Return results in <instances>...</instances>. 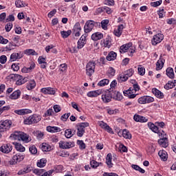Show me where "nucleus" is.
Masks as SVG:
<instances>
[{
  "label": "nucleus",
  "mask_w": 176,
  "mask_h": 176,
  "mask_svg": "<svg viewBox=\"0 0 176 176\" xmlns=\"http://www.w3.org/2000/svg\"><path fill=\"white\" fill-rule=\"evenodd\" d=\"M13 140H18V141H23V142H30L31 138L27 133L21 131H15L10 135Z\"/></svg>",
  "instance_id": "1"
},
{
  "label": "nucleus",
  "mask_w": 176,
  "mask_h": 176,
  "mask_svg": "<svg viewBox=\"0 0 176 176\" xmlns=\"http://www.w3.org/2000/svg\"><path fill=\"white\" fill-rule=\"evenodd\" d=\"M42 120V116L39 114H32L28 118H24V124H36Z\"/></svg>",
  "instance_id": "2"
},
{
  "label": "nucleus",
  "mask_w": 176,
  "mask_h": 176,
  "mask_svg": "<svg viewBox=\"0 0 176 176\" xmlns=\"http://www.w3.org/2000/svg\"><path fill=\"white\" fill-rule=\"evenodd\" d=\"M100 25H101L100 22H96L94 20H88L84 25V32L89 34L93 31L94 27H100Z\"/></svg>",
  "instance_id": "3"
},
{
  "label": "nucleus",
  "mask_w": 176,
  "mask_h": 176,
  "mask_svg": "<svg viewBox=\"0 0 176 176\" xmlns=\"http://www.w3.org/2000/svg\"><path fill=\"white\" fill-rule=\"evenodd\" d=\"M147 126L148 129H150V130H152L153 131V133L159 134V133H160V131H159V127L163 129V127L166 126V124H164V122H156L155 124H153V122H148Z\"/></svg>",
  "instance_id": "4"
},
{
  "label": "nucleus",
  "mask_w": 176,
  "mask_h": 176,
  "mask_svg": "<svg viewBox=\"0 0 176 176\" xmlns=\"http://www.w3.org/2000/svg\"><path fill=\"white\" fill-rule=\"evenodd\" d=\"M13 122L10 120H1L0 122V133L9 131Z\"/></svg>",
  "instance_id": "5"
},
{
  "label": "nucleus",
  "mask_w": 176,
  "mask_h": 176,
  "mask_svg": "<svg viewBox=\"0 0 176 176\" xmlns=\"http://www.w3.org/2000/svg\"><path fill=\"white\" fill-rule=\"evenodd\" d=\"M25 157V155H23V153H18L16 155H13L12 158L10 160L9 163L11 166L19 164V163L24 160Z\"/></svg>",
  "instance_id": "6"
},
{
  "label": "nucleus",
  "mask_w": 176,
  "mask_h": 176,
  "mask_svg": "<svg viewBox=\"0 0 176 176\" xmlns=\"http://www.w3.org/2000/svg\"><path fill=\"white\" fill-rule=\"evenodd\" d=\"M89 126H90L89 122H80L77 124L76 129L78 137H83L85 132V129L86 127H89Z\"/></svg>",
  "instance_id": "7"
},
{
  "label": "nucleus",
  "mask_w": 176,
  "mask_h": 176,
  "mask_svg": "<svg viewBox=\"0 0 176 176\" xmlns=\"http://www.w3.org/2000/svg\"><path fill=\"white\" fill-rule=\"evenodd\" d=\"M96 69V62L94 60L89 61L86 65V74L88 76H91L94 74Z\"/></svg>",
  "instance_id": "8"
},
{
  "label": "nucleus",
  "mask_w": 176,
  "mask_h": 176,
  "mask_svg": "<svg viewBox=\"0 0 176 176\" xmlns=\"http://www.w3.org/2000/svg\"><path fill=\"white\" fill-rule=\"evenodd\" d=\"M164 39V35H163L162 33H158L153 36V38L151 39V43L153 46H156V45L160 43Z\"/></svg>",
  "instance_id": "9"
},
{
  "label": "nucleus",
  "mask_w": 176,
  "mask_h": 176,
  "mask_svg": "<svg viewBox=\"0 0 176 176\" xmlns=\"http://www.w3.org/2000/svg\"><path fill=\"white\" fill-rule=\"evenodd\" d=\"M102 100L104 104H108L112 101V94L111 91L104 92L102 94Z\"/></svg>",
  "instance_id": "10"
},
{
  "label": "nucleus",
  "mask_w": 176,
  "mask_h": 176,
  "mask_svg": "<svg viewBox=\"0 0 176 176\" xmlns=\"http://www.w3.org/2000/svg\"><path fill=\"white\" fill-rule=\"evenodd\" d=\"M75 146V142H59V148L60 149H70V148H74Z\"/></svg>",
  "instance_id": "11"
},
{
  "label": "nucleus",
  "mask_w": 176,
  "mask_h": 176,
  "mask_svg": "<svg viewBox=\"0 0 176 176\" xmlns=\"http://www.w3.org/2000/svg\"><path fill=\"white\" fill-rule=\"evenodd\" d=\"M98 126H100V127L101 129H102L103 130H104L107 133H109L110 134H114L115 133L113 132V130L112 129V128H111V126H109V125H108V124H107L106 122H104V121H98Z\"/></svg>",
  "instance_id": "12"
},
{
  "label": "nucleus",
  "mask_w": 176,
  "mask_h": 176,
  "mask_svg": "<svg viewBox=\"0 0 176 176\" xmlns=\"http://www.w3.org/2000/svg\"><path fill=\"white\" fill-rule=\"evenodd\" d=\"M41 93L43 94H49L50 96H54L56 92L57 91V89L52 87H44L41 89Z\"/></svg>",
  "instance_id": "13"
},
{
  "label": "nucleus",
  "mask_w": 176,
  "mask_h": 176,
  "mask_svg": "<svg viewBox=\"0 0 176 176\" xmlns=\"http://www.w3.org/2000/svg\"><path fill=\"white\" fill-rule=\"evenodd\" d=\"M12 149H13V146L10 144H3L0 147V152L8 154V153H10Z\"/></svg>",
  "instance_id": "14"
},
{
  "label": "nucleus",
  "mask_w": 176,
  "mask_h": 176,
  "mask_svg": "<svg viewBox=\"0 0 176 176\" xmlns=\"http://www.w3.org/2000/svg\"><path fill=\"white\" fill-rule=\"evenodd\" d=\"M111 98L116 101H122L123 100V96L122 94L116 90H111Z\"/></svg>",
  "instance_id": "15"
},
{
  "label": "nucleus",
  "mask_w": 176,
  "mask_h": 176,
  "mask_svg": "<svg viewBox=\"0 0 176 176\" xmlns=\"http://www.w3.org/2000/svg\"><path fill=\"white\" fill-rule=\"evenodd\" d=\"M123 93L124 96L130 99L135 98V97L138 96V94H134L133 91V87H130L129 89L124 91Z\"/></svg>",
  "instance_id": "16"
},
{
  "label": "nucleus",
  "mask_w": 176,
  "mask_h": 176,
  "mask_svg": "<svg viewBox=\"0 0 176 176\" xmlns=\"http://www.w3.org/2000/svg\"><path fill=\"white\" fill-rule=\"evenodd\" d=\"M32 166L31 165H26L23 169L18 171V175H24V174H29L32 171Z\"/></svg>",
  "instance_id": "17"
},
{
  "label": "nucleus",
  "mask_w": 176,
  "mask_h": 176,
  "mask_svg": "<svg viewBox=\"0 0 176 176\" xmlns=\"http://www.w3.org/2000/svg\"><path fill=\"white\" fill-rule=\"evenodd\" d=\"M164 63H166V60L161 55L160 56V59L156 63V71H160V69H163V67H164Z\"/></svg>",
  "instance_id": "18"
},
{
  "label": "nucleus",
  "mask_w": 176,
  "mask_h": 176,
  "mask_svg": "<svg viewBox=\"0 0 176 176\" xmlns=\"http://www.w3.org/2000/svg\"><path fill=\"white\" fill-rule=\"evenodd\" d=\"M102 94V90L98 89L95 91H90L87 94V97H89L90 98H94L96 97H98V96H101Z\"/></svg>",
  "instance_id": "19"
},
{
  "label": "nucleus",
  "mask_w": 176,
  "mask_h": 176,
  "mask_svg": "<svg viewBox=\"0 0 176 176\" xmlns=\"http://www.w3.org/2000/svg\"><path fill=\"white\" fill-rule=\"evenodd\" d=\"M133 120H135V122H138L139 123H146V122H148V119L144 116H140L138 114H135L133 116Z\"/></svg>",
  "instance_id": "20"
},
{
  "label": "nucleus",
  "mask_w": 176,
  "mask_h": 176,
  "mask_svg": "<svg viewBox=\"0 0 176 176\" xmlns=\"http://www.w3.org/2000/svg\"><path fill=\"white\" fill-rule=\"evenodd\" d=\"M24 57V54L19 52V53L14 52L11 54L10 60V61H16V60H20V58H23Z\"/></svg>",
  "instance_id": "21"
},
{
  "label": "nucleus",
  "mask_w": 176,
  "mask_h": 176,
  "mask_svg": "<svg viewBox=\"0 0 176 176\" xmlns=\"http://www.w3.org/2000/svg\"><path fill=\"white\" fill-rule=\"evenodd\" d=\"M86 45V36H82L77 42V49H83Z\"/></svg>",
  "instance_id": "22"
},
{
  "label": "nucleus",
  "mask_w": 176,
  "mask_h": 176,
  "mask_svg": "<svg viewBox=\"0 0 176 176\" xmlns=\"http://www.w3.org/2000/svg\"><path fill=\"white\" fill-rule=\"evenodd\" d=\"M101 43H102L104 47L109 49L112 46V38L110 36H107L101 41Z\"/></svg>",
  "instance_id": "23"
},
{
  "label": "nucleus",
  "mask_w": 176,
  "mask_h": 176,
  "mask_svg": "<svg viewBox=\"0 0 176 176\" xmlns=\"http://www.w3.org/2000/svg\"><path fill=\"white\" fill-rule=\"evenodd\" d=\"M124 29V25L123 24L119 25L118 28L114 30L113 34L116 36L118 38L123 34V30Z\"/></svg>",
  "instance_id": "24"
},
{
  "label": "nucleus",
  "mask_w": 176,
  "mask_h": 176,
  "mask_svg": "<svg viewBox=\"0 0 176 176\" xmlns=\"http://www.w3.org/2000/svg\"><path fill=\"white\" fill-rule=\"evenodd\" d=\"M116 57H118V54L113 51H111L109 52L106 56V60L107 61H114V60H116Z\"/></svg>",
  "instance_id": "25"
},
{
  "label": "nucleus",
  "mask_w": 176,
  "mask_h": 176,
  "mask_svg": "<svg viewBox=\"0 0 176 176\" xmlns=\"http://www.w3.org/2000/svg\"><path fill=\"white\" fill-rule=\"evenodd\" d=\"M92 41H100V39H102L104 38V34L100 32H97L94 33L91 36Z\"/></svg>",
  "instance_id": "26"
},
{
  "label": "nucleus",
  "mask_w": 176,
  "mask_h": 176,
  "mask_svg": "<svg viewBox=\"0 0 176 176\" xmlns=\"http://www.w3.org/2000/svg\"><path fill=\"white\" fill-rule=\"evenodd\" d=\"M40 148H41V151H43V152H50V151H52V149H53L52 146H50V144H49L47 143L41 144L40 145Z\"/></svg>",
  "instance_id": "27"
},
{
  "label": "nucleus",
  "mask_w": 176,
  "mask_h": 176,
  "mask_svg": "<svg viewBox=\"0 0 176 176\" xmlns=\"http://www.w3.org/2000/svg\"><path fill=\"white\" fill-rule=\"evenodd\" d=\"M133 45V43H128L125 45H122L120 47V53H127L129 48L131 47V45Z\"/></svg>",
  "instance_id": "28"
},
{
  "label": "nucleus",
  "mask_w": 176,
  "mask_h": 176,
  "mask_svg": "<svg viewBox=\"0 0 176 176\" xmlns=\"http://www.w3.org/2000/svg\"><path fill=\"white\" fill-rule=\"evenodd\" d=\"M152 93L157 97V98H164V94L160 91V90L156 89V88H153L152 89Z\"/></svg>",
  "instance_id": "29"
},
{
  "label": "nucleus",
  "mask_w": 176,
  "mask_h": 176,
  "mask_svg": "<svg viewBox=\"0 0 176 176\" xmlns=\"http://www.w3.org/2000/svg\"><path fill=\"white\" fill-rule=\"evenodd\" d=\"M112 154L108 153L106 157V164L109 168H112L113 167V163H112Z\"/></svg>",
  "instance_id": "30"
},
{
  "label": "nucleus",
  "mask_w": 176,
  "mask_h": 176,
  "mask_svg": "<svg viewBox=\"0 0 176 176\" xmlns=\"http://www.w3.org/2000/svg\"><path fill=\"white\" fill-rule=\"evenodd\" d=\"M158 144L162 148H167L168 146V139L166 138H161L158 140Z\"/></svg>",
  "instance_id": "31"
},
{
  "label": "nucleus",
  "mask_w": 176,
  "mask_h": 176,
  "mask_svg": "<svg viewBox=\"0 0 176 176\" xmlns=\"http://www.w3.org/2000/svg\"><path fill=\"white\" fill-rule=\"evenodd\" d=\"M38 63L41 65V68L45 69L46 68V65H47V62H46V58L43 56H39L38 58Z\"/></svg>",
  "instance_id": "32"
},
{
  "label": "nucleus",
  "mask_w": 176,
  "mask_h": 176,
  "mask_svg": "<svg viewBox=\"0 0 176 176\" xmlns=\"http://www.w3.org/2000/svg\"><path fill=\"white\" fill-rule=\"evenodd\" d=\"M46 130L48 133H60V131H61V128L58 126H47Z\"/></svg>",
  "instance_id": "33"
},
{
  "label": "nucleus",
  "mask_w": 176,
  "mask_h": 176,
  "mask_svg": "<svg viewBox=\"0 0 176 176\" xmlns=\"http://www.w3.org/2000/svg\"><path fill=\"white\" fill-rule=\"evenodd\" d=\"M14 113H16V115H27L28 113H32V111L28 109H22L15 110Z\"/></svg>",
  "instance_id": "34"
},
{
  "label": "nucleus",
  "mask_w": 176,
  "mask_h": 176,
  "mask_svg": "<svg viewBox=\"0 0 176 176\" xmlns=\"http://www.w3.org/2000/svg\"><path fill=\"white\" fill-rule=\"evenodd\" d=\"M20 96H21V91L19 89L14 91L10 96V98L11 100H18L20 98Z\"/></svg>",
  "instance_id": "35"
},
{
  "label": "nucleus",
  "mask_w": 176,
  "mask_h": 176,
  "mask_svg": "<svg viewBox=\"0 0 176 176\" xmlns=\"http://www.w3.org/2000/svg\"><path fill=\"white\" fill-rule=\"evenodd\" d=\"M166 75L168 78H170V79H174V69H173L172 67H168L166 70Z\"/></svg>",
  "instance_id": "36"
},
{
  "label": "nucleus",
  "mask_w": 176,
  "mask_h": 176,
  "mask_svg": "<svg viewBox=\"0 0 176 176\" xmlns=\"http://www.w3.org/2000/svg\"><path fill=\"white\" fill-rule=\"evenodd\" d=\"M45 52L47 53H49V52H51V53H54V54H57L58 53L57 49L53 45H50L47 46L45 47Z\"/></svg>",
  "instance_id": "37"
},
{
  "label": "nucleus",
  "mask_w": 176,
  "mask_h": 176,
  "mask_svg": "<svg viewBox=\"0 0 176 176\" xmlns=\"http://www.w3.org/2000/svg\"><path fill=\"white\" fill-rule=\"evenodd\" d=\"M89 164L91 168H94V170H96V168H97L98 167H100V166H102V163L98 162L94 160H91Z\"/></svg>",
  "instance_id": "38"
},
{
  "label": "nucleus",
  "mask_w": 176,
  "mask_h": 176,
  "mask_svg": "<svg viewBox=\"0 0 176 176\" xmlns=\"http://www.w3.org/2000/svg\"><path fill=\"white\" fill-rule=\"evenodd\" d=\"M20 78H21V76L19 74H10L7 77V79L10 82H16L17 79H20Z\"/></svg>",
  "instance_id": "39"
},
{
  "label": "nucleus",
  "mask_w": 176,
  "mask_h": 176,
  "mask_svg": "<svg viewBox=\"0 0 176 176\" xmlns=\"http://www.w3.org/2000/svg\"><path fill=\"white\" fill-rule=\"evenodd\" d=\"M36 86V82H35V80H30L27 84L26 88L28 89V90H32L33 89H35Z\"/></svg>",
  "instance_id": "40"
},
{
  "label": "nucleus",
  "mask_w": 176,
  "mask_h": 176,
  "mask_svg": "<svg viewBox=\"0 0 176 176\" xmlns=\"http://www.w3.org/2000/svg\"><path fill=\"white\" fill-rule=\"evenodd\" d=\"M47 163V160L45 158H42L40 160L37 161L36 166L37 167L42 168L45 167V166H46Z\"/></svg>",
  "instance_id": "41"
},
{
  "label": "nucleus",
  "mask_w": 176,
  "mask_h": 176,
  "mask_svg": "<svg viewBox=\"0 0 176 176\" xmlns=\"http://www.w3.org/2000/svg\"><path fill=\"white\" fill-rule=\"evenodd\" d=\"M158 155L160 156V157L162 159V160H163V162H166L167 161V152L164 150L162 151H160L158 152Z\"/></svg>",
  "instance_id": "42"
},
{
  "label": "nucleus",
  "mask_w": 176,
  "mask_h": 176,
  "mask_svg": "<svg viewBox=\"0 0 176 176\" xmlns=\"http://www.w3.org/2000/svg\"><path fill=\"white\" fill-rule=\"evenodd\" d=\"M117 79H118V82H120V83H122L123 82H126V80H129V78L125 74V73H124V74L118 75Z\"/></svg>",
  "instance_id": "43"
},
{
  "label": "nucleus",
  "mask_w": 176,
  "mask_h": 176,
  "mask_svg": "<svg viewBox=\"0 0 176 176\" xmlns=\"http://www.w3.org/2000/svg\"><path fill=\"white\" fill-rule=\"evenodd\" d=\"M13 144L15 146V149H16V151H18L19 152H25V147L22 146L21 144L18 143V142H14Z\"/></svg>",
  "instance_id": "44"
},
{
  "label": "nucleus",
  "mask_w": 176,
  "mask_h": 176,
  "mask_svg": "<svg viewBox=\"0 0 176 176\" xmlns=\"http://www.w3.org/2000/svg\"><path fill=\"white\" fill-rule=\"evenodd\" d=\"M102 30L107 31L108 30V24H109V19H104L100 23Z\"/></svg>",
  "instance_id": "45"
},
{
  "label": "nucleus",
  "mask_w": 176,
  "mask_h": 176,
  "mask_svg": "<svg viewBox=\"0 0 176 176\" xmlns=\"http://www.w3.org/2000/svg\"><path fill=\"white\" fill-rule=\"evenodd\" d=\"M116 72V70H115L113 67H109L107 72V75L109 78H113V76H115Z\"/></svg>",
  "instance_id": "46"
},
{
  "label": "nucleus",
  "mask_w": 176,
  "mask_h": 176,
  "mask_svg": "<svg viewBox=\"0 0 176 176\" xmlns=\"http://www.w3.org/2000/svg\"><path fill=\"white\" fill-rule=\"evenodd\" d=\"M63 170H64V166L63 165H56L54 167V169L50 170L53 171V173H63Z\"/></svg>",
  "instance_id": "47"
},
{
  "label": "nucleus",
  "mask_w": 176,
  "mask_h": 176,
  "mask_svg": "<svg viewBox=\"0 0 176 176\" xmlns=\"http://www.w3.org/2000/svg\"><path fill=\"white\" fill-rule=\"evenodd\" d=\"M24 54L27 56H38V53L32 49H27L24 51Z\"/></svg>",
  "instance_id": "48"
},
{
  "label": "nucleus",
  "mask_w": 176,
  "mask_h": 176,
  "mask_svg": "<svg viewBox=\"0 0 176 176\" xmlns=\"http://www.w3.org/2000/svg\"><path fill=\"white\" fill-rule=\"evenodd\" d=\"M122 136L124 138H126V140H131V133H130V131L127 129H124L122 131Z\"/></svg>",
  "instance_id": "49"
},
{
  "label": "nucleus",
  "mask_w": 176,
  "mask_h": 176,
  "mask_svg": "<svg viewBox=\"0 0 176 176\" xmlns=\"http://www.w3.org/2000/svg\"><path fill=\"white\" fill-rule=\"evenodd\" d=\"M72 34V30H69L67 31H61L60 32V35L62 36V38H68V36H69V35H71Z\"/></svg>",
  "instance_id": "50"
},
{
  "label": "nucleus",
  "mask_w": 176,
  "mask_h": 176,
  "mask_svg": "<svg viewBox=\"0 0 176 176\" xmlns=\"http://www.w3.org/2000/svg\"><path fill=\"white\" fill-rule=\"evenodd\" d=\"M77 145L79 146V149L83 151V149H86V144L83 140H78L76 142Z\"/></svg>",
  "instance_id": "51"
},
{
  "label": "nucleus",
  "mask_w": 176,
  "mask_h": 176,
  "mask_svg": "<svg viewBox=\"0 0 176 176\" xmlns=\"http://www.w3.org/2000/svg\"><path fill=\"white\" fill-rule=\"evenodd\" d=\"M107 85H109V80L107 78L100 80L98 83V86H99L100 87H104V86H107Z\"/></svg>",
  "instance_id": "52"
},
{
  "label": "nucleus",
  "mask_w": 176,
  "mask_h": 176,
  "mask_svg": "<svg viewBox=\"0 0 176 176\" xmlns=\"http://www.w3.org/2000/svg\"><path fill=\"white\" fill-rule=\"evenodd\" d=\"M32 173L35 174V175L42 176L43 173H45V169L35 168L32 170Z\"/></svg>",
  "instance_id": "53"
},
{
  "label": "nucleus",
  "mask_w": 176,
  "mask_h": 176,
  "mask_svg": "<svg viewBox=\"0 0 176 176\" xmlns=\"http://www.w3.org/2000/svg\"><path fill=\"white\" fill-rule=\"evenodd\" d=\"M155 101V98L152 96H144V104H151V102H153Z\"/></svg>",
  "instance_id": "54"
},
{
  "label": "nucleus",
  "mask_w": 176,
  "mask_h": 176,
  "mask_svg": "<svg viewBox=\"0 0 176 176\" xmlns=\"http://www.w3.org/2000/svg\"><path fill=\"white\" fill-rule=\"evenodd\" d=\"M128 53V55L130 57H133V54L135 53V47L131 45V47L128 49V51L126 52Z\"/></svg>",
  "instance_id": "55"
},
{
  "label": "nucleus",
  "mask_w": 176,
  "mask_h": 176,
  "mask_svg": "<svg viewBox=\"0 0 176 176\" xmlns=\"http://www.w3.org/2000/svg\"><path fill=\"white\" fill-rule=\"evenodd\" d=\"M175 85L173 82V81H168L165 85H164V89L166 90H170V89H173Z\"/></svg>",
  "instance_id": "56"
},
{
  "label": "nucleus",
  "mask_w": 176,
  "mask_h": 176,
  "mask_svg": "<svg viewBox=\"0 0 176 176\" xmlns=\"http://www.w3.org/2000/svg\"><path fill=\"white\" fill-rule=\"evenodd\" d=\"M138 71L139 75H140L141 76H144L145 75V68L142 67V65H138Z\"/></svg>",
  "instance_id": "57"
},
{
  "label": "nucleus",
  "mask_w": 176,
  "mask_h": 176,
  "mask_svg": "<svg viewBox=\"0 0 176 176\" xmlns=\"http://www.w3.org/2000/svg\"><path fill=\"white\" fill-rule=\"evenodd\" d=\"M15 6L16 8H25V3L21 0H16L15 1Z\"/></svg>",
  "instance_id": "58"
},
{
  "label": "nucleus",
  "mask_w": 176,
  "mask_h": 176,
  "mask_svg": "<svg viewBox=\"0 0 176 176\" xmlns=\"http://www.w3.org/2000/svg\"><path fill=\"white\" fill-rule=\"evenodd\" d=\"M124 74L128 78H131L134 75V69L131 68L124 72Z\"/></svg>",
  "instance_id": "59"
},
{
  "label": "nucleus",
  "mask_w": 176,
  "mask_h": 176,
  "mask_svg": "<svg viewBox=\"0 0 176 176\" xmlns=\"http://www.w3.org/2000/svg\"><path fill=\"white\" fill-rule=\"evenodd\" d=\"M67 68L68 65H67V63H63L59 65V71H60V72H65Z\"/></svg>",
  "instance_id": "60"
},
{
  "label": "nucleus",
  "mask_w": 176,
  "mask_h": 176,
  "mask_svg": "<svg viewBox=\"0 0 176 176\" xmlns=\"http://www.w3.org/2000/svg\"><path fill=\"white\" fill-rule=\"evenodd\" d=\"M74 135V133H72V130L71 129H66L65 131V136L66 138H71Z\"/></svg>",
  "instance_id": "61"
},
{
  "label": "nucleus",
  "mask_w": 176,
  "mask_h": 176,
  "mask_svg": "<svg viewBox=\"0 0 176 176\" xmlns=\"http://www.w3.org/2000/svg\"><path fill=\"white\" fill-rule=\"evenodd\" d=\"M12 28H13V23L11 22H8L5 26V30L6 32H10Z\"/></svg>",
  "instance_id": "62"
},
{
  "label": "nucleus",
  "mask_w": 176,
  "mask_h": 176,
  "mask_svg": "<svg viewBox=\"0 0 176 176\" xmlns=\"http://www.w3.org/2000/svg\"><path fill=\"white\" fill-rule=\"evenodd\" d=\"M35 134L38 140H42V138H43V136L45 135V133L41 131H36Z\"/></svg>",
  "instance_id": "63"
},
{
  "label": "nucleus",
  "mask_w": 176,
  "mask_h": 176,
  "mask_svg": "<svg viewBox=\"0 0 176 176\" xmlns=\"http://www.w3.org/2000/svg\"><path fill=\"white\" fill-rule=\"evenodd\" d=\"M14 47H16V45L13 42H12L10 43L8 46L6 47V50L10 52V50H14Z\"/></svg>",
  "instance_id": "64"
}]
</instances>
